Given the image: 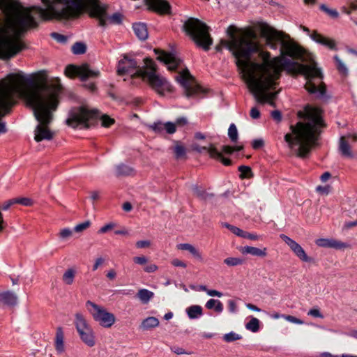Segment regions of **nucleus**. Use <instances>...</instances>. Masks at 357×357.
I'll return each mask as SVG.
<instances>
[{"label": "nucleus", "instance_id": "1", "mask_svg": "<svg viewBox=\"0 0 357 357\" xmlns=\"http://www.w3.org/2000/svg\"><path fill=\"white\" fill-rule=\"evenodd\" d=\"M259 27L266 46L274 50L280 46V56L271 58V53L262 49L257 33L251 29L236 37V28L231 25L227 29L231 40L225 42L232 52L242 77L256 100L275 107L273 100L278 92L269 91L275 89L282 70L303 75L306 80L305 89L317 98L324 97L326 86L322 81L323 75L312 55L284 32L266 23H261Z\"/></svg>", "mask_w": 357, "mask_h": 357}, {"label": "nucleus", "instance_id": "2", "mask_svg": "<svg viewBox=\"0 0 357 357\" xmlns=\"http://www.w3.org/2000/svg\"><path fill=\"white\" fill-rule=\"evenodd\" d=\"M61 90L60 79L57 77L49 82L46 78L34 82L31 76L22 72L9 74L0 81V119L9 113L15 103L13 96L17 95L32 109L38 122L34 130V139L37 142L51 140L54 132L49 126L59 105ZM6 131L5 123L0 122V133Z\"/></svg>", "mask_w": 357, "mask_h": 357}, {"label": "nucleus", "instance_id": "3", "mask_svg": "<svg viewBox=\"0 0 357 357\" xmlns=\"http://www.w3.org/2000/svg\"><path fill=\"white\" fill-rule=\"evenodd\" d=\"M40 6L24 8L8 17L6 27L0 33V57L10 58L24 48L20 36L29 29L38 26L37 20L73 19L87 11L93 17L98 0H41Z\"/></svg>", "mask_w": 357, "mask_h": 357}, {"label": "nucleus", "instance_id": "4", "mask_svg": "<svg viewBox=\"0 0 357 357\" xmlns=\"http://www.w3.org/2000/svg\"><path fill=\"white\" fill-rule=\"evenodd\" d=\"M305 121L291 126L292 133L284 136L289 148L298 157L304 158L317 144L321 129L324 126L322 111L319 107L307 105L304 109Z\"/></svg>", "mask_w": 357, "mask_h": 357}, {"label": "nucleus", "instance_id": "5", "mask_svg": "<svg viewBox=\"0 0 357 357\" xmlns=\"http://www.w3.org/2000/svg\"><path fill=\"white\" fill-rule=\"evenodd\" d=\"M154 52L157 54V59L162 62L169 71H174L181 69L178 73L175 76V79L178 82L184 89V93L188 98H200L204 96L206 91L201 86L197 84L190 75L189 70L183 69L182 61L176 57L174 54L155 49Z\"/></svg>", "mask_w": 357, "mask_h": 357}, {"label": "nucleus", "instance_id": "6", "mask_svg": "<svg viewBox=\"0 0 357 357\" xmlns=\"http://www.w3.org/2000/svg\"><path fill=\"white\" fill-rule=\"evenodd\" d=\"M144 70L139 71L141 79L160 96L172 92L173 86L166 78L157 73L155 63L148 57L144 59Z\"/></svg>", "mask_w": 357, "mask_h": 357}, {"label": "nucleus", "instance_id": "7", "mask_svg": "<svg viewBox=\"0 0 357 357\" xmlns=\"http://www.w3.org/2000/svg\"><path fill=\"white\" fill-rule=\"evenodd\" d=\"M184 29L198 46L204 50H209L213 40L209 33V27L205 23L191 17L185 22Z\"/></svg>", "mask_w": 357, "mask_h": 357}, {"label": "nucleus", "instance_id": "8", "mask_svg": "<svg viewBox=\"0 0 357 357\" xmlns=\"http://www.w3.org/2000/svg\"><path fill=\"white\" fill-rule=\"evenodd\" d=\"M98 116L97 110H91L84 106L75 107L69 112L66 124L73 128H88L95 123Z\"/></svg>", "mask_w": 357, "mask_h": 357}, {"label": "nucleus", "instance_id": "9", "mask_svg": "<svg viewBox=\"0 0 357 357\" xmlns=\"http://www.w3.org/2000/svg\"><path fill=\"white\" fill-rule=\"evenodd\" d=\"M86 307L93 320L103 328H111L116 321V317L112 312H108L104 307L87 301Z\"/></svg>", "mask_w": 357, "mask_h": 357}, {"label": "nucleus", "instance_id": "10", "mask_svg": "<svg viewBox=\"0 0 357 357\" xmlns=\"http://www.w3.org/2000/svg\"><path fill=\"white\" fill-rule=\"evenodd\" d=\"M74 324L82 342L89 347H94L96 345L95 333L82 313L75 314Z\"/></svg>", "mask_w": 357, "mask_h": 357}, {"label": "nucleus", "instance_id": "11", "mask_svg": "<svg viewBox=\"0 0 357 357\" xmlns=\"http://www.w3.org/2000/svg\"><path fill=\"white\" fill-rule=\"evenodd\" d=\"M107 6L101 4L98 0L96 6L93 8V17L96 18L100 26H105L108 24H119L122 22V15L119 13H115L109 16L107 13Z\"/></svg>", "mask_w": 357, "mask_h": 357}, {"label": "nucleus", "instance_id": "12", "mask_svg": "<svg viewBox=\"0 0 357 357\" xmlns=\"http://www.w3.org/2000/svg\"><path fill=\"white\" fill-rule=\"evenodd\" d=\"M142 70H144V66L139 67L135 59L126 54L123 55V58L119 61L117 66V73L119 75H130L132 79H141L139 71Z\"/></svg>", "mask_w": 357, "mask_h": 357}, {"label": "nucleus", "instance_id": "13", "mask_svg": "<svg viewBox=\"0 0 357 357\" xmlns=\"http://www.w3.org/2000/svg\"><path fill=\"white\" fill-rule=\"evenodd\" d=\"M65 74L69 77L78 76L82 81H85L89 78L98 77L100 75V71L91 69L88 64H84L80 66L70 65L66 68Z\"/></svg>", "mask_w": 357, "mask_h": 357}, {"label": "nucleus", "instance_id": "14", "mask_svg": "<svg viewBox=\"0 0 357 357\" xmlns=\"http://www.w3.org/2000/svg\"><path fill=\"white\" fill-rule=\"evenodd\" d=\"M280 237L290 248L295 255L301 261L305 262H310L312 261L311 257L307 255L304 249L294 240L285 234H280Z\"/></svg>", "mask_w": 357, "mask_h": 357}, {"label": "nucleus", "instance_id": "15", "mask_svg": "<svg viewBox=\"0 0 357 357\" xmlns=\"http://www.w3.org/2000/svg\"><path fill=\"white\" fill-rule=\"evenodd\" d=\"M317 246L326 248H333L335 250H344L350 248V244L338 241L335 238H318L315 241Z\"/></svg>", "mask_w": 357, "mask_h": 357}, {"label": "nucleus", "instance_id": "16", "mask_svg": "<svg viewBox=\"0 0 357 357\" xmlns=\"http://www.w3.org/2000/svg\"><path fill=\"white\" fill-rule=\"evenodd\" d=\"M149 10L161 15L169 14L171 6L165 0H144Z\"/></svg>", "mask_w": 357, "mask_h": 357}, {"label": "nucleus", "instance_id": "17", "mask_svg": "<svg viewBox=\"0 0 357 357\" xmlns=\"http://www.w3.org/2000/svg\"><path fill=\"white\" fill-rule=\"evenodd\" d=\"M310 38L316 43L321 44L324 46H326L330 50L336 49V43L334 40L328 37H325L323 35L319 33L316 31H314L310 34Z\"/></svg>", "mask_w": 357, "mask_h": 357}, {"label": "nucleus", "instance_id": "18", "mask_svg": "<svg viewBox=\"0 0 357 357\" xmlns=\"http://www.w3.org/2000/svg\"><path fill=\"white\" fill-rule=\"evenodd\" d=\"M17 303V295L10 291L0 292V306H14Z\"/></svg>", "mask_w": 357, "mask_h": 357}, {"label": "nucleus", "instance_id": "19", "mask_svg": "<svg viewBox=\"0 0 357 357\" xmlns=\"http://www.w3.org/2000/svg\"><path fill=\"white\" fill-rule=\"evenodd\" d=\"M243 255H250L255 257H265L267 255V248L264 247L259 248L252 246H244L240 249Z\"/></svg>", "mask_w": 357, "mask_h": 357}, {"label": "nucleus", "instance_id": "20", "mask_svg": "<svg viewBox=\"0 0 357 357\" xmlns=\"http://www.w3.org/2000/svg\"><path fill=\"white\" fill-rule=\"evenodd\" d=\"M54 347L58 354H62L65 351L64 334L61 327L56 329Z\"/></svg>", "mask_w": 357, "mask_h": 357}, {"label": "nucleus", "instance_id": "21", "mask_svg": "<svg viewBox=\"0 0 357 357\" xmlns=\"http://www.w3.org/2000/svg\"><path fill=\"white\" fill-rule=\"evenodd\" d=\"M339 150L342 155L344 157L349 158H352L354 157L351 146L349 144L346 137H341L340 139Z\"/></svg>", "mask_w": 357, "mask_h": 357}, {"label": "nucleus", "instance_id": "22", "mask_svg": "<svg viewBox=\"0 0 357 357\" xmlns=\"http://www.w3.org/2000/svg\"><path fill=\"white\" fill-rule=\"evenodd\" d=\"M178 250L188 251L195 259L203 261L202 253L192 245L190 243H181L177 245Z\"/></svg>", "mask_w": 357, "mask_h": 357}, {"label": "nucleus", "instance_id": "23", "mask_svg": "<svg viewBox=\"0 0 357 357\" xmlns=\"http://www.w3.org/2000/svg\"><path fill=\"white\" fill-rule=\"evenodd\" d=\"M133 31L137 37L142 40H144L148 38V31L145 24L135 23L132 25Z\"/></svg>", "mask_w": 357, "mask_h": 357}, {"label": "nucleus", "instance_id": "24", "mask_svg": "<svg viewBox=\"0 0 357 357\" xmlns=\"http://www.w3.org/2000/svg\"><path fill=\"white\" fill-rule=\"evenodd\" d=\"M159 324L158 319L155 317H149L142 321L139 328L143 331H148L158 327Z\"/></svg>", "mask_w": 357, "mask_h": 357}, {"label": "nucleus", "instance_id": "25", "mask_svg": "<svg viewBox=\"0 0 357 357\" xmlns=\"http://www.w3.org/2000/svg\"><path fill=\"white\" fill-rule=\"evenodd\" d=\"M186 313L190 319H195L202 316L203 309L200 305H194L186 309Z\"/></svg>", "mask_w": 357, "mask_h": 357}, {"label": "nucleus", "instance_id": "26", "mask_svg": "<svg viewBox=\"0 0 357 357\" xmlns=\"http://www.w3.org/2000/svg\"><path fill=\"white\" fill-rule=\"evenodd\" d=\"M208 154L211 158L220 160L225 165H230L231 160L223 157L222 152L218 151L215 147L208 149Z\"/></svg>", "mask_w": 357, "mask_h": 357}, {"label": "nucleus", "instance_id": "27", "mask_svg": "<svg viewBox=\"0 0 357 357\" xmlns=\"http://www.w3.org/2000/svg\"><path fill=\"white\" fill-rule=\"evenodd\" d=\"M205 307L208 310L214 309V310L218 313L222 312L224 309L222 302L213 298L209 299L206 303Z\"/></svg>", "mask_w": 357, "mask_h": 357}, {"label": "nucleus", "instance_id": "28", "mask_svg": "<svg viewBox=\"0 0 357 357\" xmlns=\"http://www.w3.org/2000/svg\"><path fill=\"white\" fill-rule=\"evenodd\" d=\"M134 173V169L128 165L121 164L116 167V175L117 176H130Z\"/></svg>", "mask_w": 357, "mask_h": 357}, {"label": "nucleus", "instance_id": "29", "mask_svg": "<svg viewBox=\"0 0 357 357\" xmlns=\"http://www.w3.org/2000/svg\"><path fill=\"white\" fill-rule=\"evenodd\" d=\"M153 292L146 289H141L138 291L137 296L143 303H147L153 297Z\"/></svg>", "mask_w": 357, "mask_h": 357}, {"label": "nucleus", "instance_id": "30", "mask_svg": "<svg viewBox=\"0 0 357 357\" xmlns=\"http://www.w3.org/2000/svg\"><path fill=\"white\" fill-rule=\"evenodd\" d=\"M76 274V271L73 268H68L65 271L63 275L62 280L63 282L68 285H70L73 283L74 278Z\"/></svg>", "mask_w": 357, "mask_h": 357}, {"label": "nucleus", "instance_id": "31", "mask_svg": "<svg viewBox=\"0 0 357 357\" xmlns=\"http://www.w3.org/2000/svg\"><path fill=\"white\" fill-rule=\"evenodd\" d=\"M246 329L256 333L259 329V321L258 319L255 317H252V319L248 322L245 325Z\"/></svg>", "mask_w": 357, "mask_h": 357}, {"label": "nucleus", "instance_id": "32", "mask_svg": "<svg viewBox=\"0 0 357 357\" xmlns=\"http://www.w3.org/2000/svg\"><path fill=\"white\" fill-rule=\"evenodd\" d=\"M244 260L240 257H227L224 259V263L228 266H236L242 265Z\"/></svg>", "mask_w": 357, "mask_h": 357}, {"label": "nucleus", "instance_id": "33", "mask_svg": "<svg viewBox=\"0 0 357 357\" xmlns=\"http://www.w3.org/2000/svg\"><path fill=\"white\" fill-rule=\"evenodd\" d=\"M86 47L82 43H75L72 47V51L75 54H82L86 52Z\"/></svg>", "mask_w": 357, "mask_h": 357}, {"label": "nucleus", "instance_id": "34", "mask_svg": "<svg viewBox=\"0 0 357 357\" xmlns=\"http://www.w3.org/2000/svg\"><path fill=\"white\" fill-rule=\"evenodd\" d=\"M334 59L335 61L338 71L343 75H347L348 73V70L345 64L337 56H335Z\"/></svg>", "mask_w": 357, "mask_h": 357}, {"label": "nucleus", "instance_id": "35", "mask_svg": "<svg viewBox=\"0 0 357 357\" xmlns=\"http://www.w3.org/2000/svg\"><path fill=\"white\" fill-rule=\"evenodd\" d=\"M228 135L231 142H235L238 139V130L236 126L231 123L228 130Z\"/></svg>", "mask_w": 357, "mask_h": 357}, {"label": "nucleus", "instance_id": "36", "mask_svg": "<svg viewBox=\"0 0 357 357\" xmlns=\"http://www.w3.org/2000/svg\"><path fill=\"white\" fill-rule=\"evenodd\" d=\"M241 339V336L234 332H230L224 335L223 340L227 342H231Z\"/></svg>", "mask_w": 357, "mask_h": 357}, {"label": "nucleus", "instance_id": "37", "mask_svg": "<svg viewBox=\"0 0 357 357\" xmlns=\"http://www.w3.org/2000/svg\"><path fill=\"white\" fill-rule=\"evenodd\" d=\"M320 9L332 18H337L339 15V13L336 10L328 8L325 4H321L320 6Z\"/></svg>", "mask_w": 357, "mask_h": 357}, {"label": "nucleus", "instance_id": "38", "mask_svg": "<svg viewBox=\"0 0 357 357\" xmlns=\"http://www.w3.org/2000/svg\"><path fill=\"white\" fill-rule=\"evenodd\" d=\"M222 225L223 227L227 228L229 231H231L233 234H234L235 235H236L238 236L241 237L243 234V230L241 229L240 228H238L236 226L229 225L227 222L222 223Z\"/></svg>", "mask_w": 357, "mask_h": 357}, {"label": "nucleus", "instance_id": "39", "mask_svg": "<svg viewBox=\"0 0 357 357\" xmlns=\"http://www.w3.org/2000/svg\"><path fill=\"white\" fill-rule=\"evenodd\" d=\"M174 153L176 158H182L185 155V148L183 145L177 144L174 147Z\"/></svg>", "mask_w": 357, "mask_h": 357}, {"label": "nucleus", "instance_id": "40", "mask_svg": "<svg viewBox=\"0 0 357 357\" xmlns=\"http://www.w3.org/2000/svg\"><path fill=\"white\" fill-rule=\"evenodd\" d=\"M243 146H223L222 149V151L226 154H231L234 151H240L243 150Z\"/></svg>", "mask_w": 357, "mask_h": 357}, {"label": "nucleus", "instance_id": "41", "mask_svg": "<svg viewBox=\"0 0 357 357\" xmlns=\"http://www.w3.org/2000/svg\"><path fill=\"white\" fill-rule=\"evenodd\" d=\"M238 171L241 172V178H249L252 175V170L248 166L241 165L238 167Z\"/></svg>", "mask_w": 357, "mask_h": 357}, {"label": "nucleus", "instance_id": "42", "mask_svg": "<svg viewBox=\"0 0 357 357\" xmlns=\"http://www.w3.org/2000/svg\"><path fill=\"white\" fill-rule=\"evenodd\" d=\"M149 127L154 132L160 133L164 130L165 123L160 121L155 122L153 124L150 125Z\"/></svg>", "mask_w": 357, "mask_h": 357}, {"label": "nucleus", "instance_id": "43", "mask_svg": "<svg viewBox=\"0 0 357 357\" xmlns=\"http://www.w3.org/2000/svg\"><path fill=\"white\" fill-rule=\"evenodd\" d=\"M164 130L166 131L168 134H173L176 130V126L174 123L172 122H166L165 123V127Z\"/></svg>", "mask_w": 357, "mask_h": 357}, {"label": "nucleus", "instance_id": "44", "mask_svg": "<svg viewBox=\"0 0 357 357\" xmlns=\"http://www.w3.org/2000/svg\"><path fill=\"white\" fill-rule=\"evenodd\" d=\"M15 204H20L23 206H29L33 204V201L26 197L15 198Z\"/></svg>", "mask_w": 357, "mask_h": 357}, {"label": "nucleus", "instance_id": "45", "mask_svg": "<svg viewBox=\"0 0 357 357\" xmlns=\"http://www.w3.org/2000/svg\"><path fill=\"white\" fill-rule=\"evenodd\" d=\"M90 225H91L90 221H89V220L85 221L84 222L77 225L74 228V231L76 232H81V231L88 229L90 226Z\"/></svg>", "mask_w": 357, "mask_h": 357}, {"label": "nucleus", "instance_id": "46", "mask_svg": "<svg viewBox=\"0 0 357 357\" xmlns=\"http://www.w3.org/2000/svg\"><path fill=\"white\" fill-rule=\"evenodd\" d=\"M114 120L107 115H103L101 117V123L104 127H109L114 124Z\"/></svg>", "mask_w": 357, "mask_h": 357}, {"label": "nucleus", "instance_id": "47", "mask_svg": "<svg viewBox=\"0 0 357 357\" xmlns=\"http://www.w3.org/2000/svg\"><path fill=\"white\" fill-rule=\"evenodd\" d=\"M73 234V231L69 228H63L59 232V237L61 239H67Z\"/></svg>", "mask_w": 357, "mask_h": 357}, {"label": "nucleus", "instance_id": "48", "mask_svg": "<svg viewBox=\"0 0 357 357\" xmlns=\"http://www.w3.org/2000/svg\"><path fill=\"white\" fill-rule=\"evenodd\" d=\"M52 38H53L54 40H56L57 42L60 43H65L68 38L66 36L54 32L51 33Z\"/></svg>", "mask_w": 357, "mask_h": 357}, {"label": "nucleus", "instance_id": "49", "mask_svg": "<svg viewBox=\"0 0 357 357\" xmlns=\"http://www.w3.org/2000/svg\"><path fill=\"white\" fill-rule=\"evenodd\" d=\"M282 318H284L285 320L291 322V323H293V324H303V321H302L301 319L296 317H294V316H291V315H285V316H282Z\"/></svg>", "mask_w": 357, "mask_h": 357}, {"label": "nucleus", "instance_id": "50", "mask_svg": "<svg viewBox=\"0 0 357 357\" xmlns=\"http://www.w3.org/2000/svg\"><path fill=\"white\" fill-rule=\"evenodd\" d=\"M171 351L174 352L176 354L181 355V354H188L190 355L192 354L191 351H186L184 349L179 347H172Z\"/></svg>", "mask_w": 357, "mask_h": 357}, {"label": "nucleus", "instance_id": "51", "mask_svg": "<svg viewBox=\"0 0 357 357\" xmlns=\"http://www.w3.org/2000/svg\"><path fill=\"white\" fill-rule=\"evenodd\" d=\"M228 310L230 313L234 314L237 312L238 307L237 304L234 300H229L227 301Z\"/></svg>", "mask_w": 357, "mask_h": 357}, {"label": "nucleus", "instance_id": "52", "mask_svg": "<svg viewBox=\"0 0 357 357\" xmlns=\"http://www.w3.org/2000/svg\"><path fill=\"white\" fill-rule=\"evenodd\" d=\"M307 315L312 316L313 317H317V318H324L323 314L321 313L320 310L318 308H312L310 309L308 312Z\"/></svg>", "mask_w": 357, "mask_h": 357}, {"label": "nucleus", "instance_id": "53", "mask_svg": "<svg viewBox=\"0 0 357 357\" xmlns=\"http://www.w3.org/2000/svg\"><path fill=\"white\" fill-rule=\"evenodd\" d=\"M193 194L201 198V199H205L206 197H205V195H206V192H204V190H203L202 189H200L198 187H195L193 188Z\"/></svg>", "mask_w": 357, "mask_h": 357}, {"label": "nucleus", "instance_id": "54", "mask_svg": "<svg viewBox=\"0 0 357 357\" xmlns=\"http://www.w3.org/2000/svg\"><path fill=\"white\" fill-rule=\"evenodd\" d=\"M151 245V241L149 240L138 241L136 242V247L137 248H146Z\"/></svg>", "mask_w": 357, "mask_h": 357}, {"label": "nucleus", "instance_id": "55", "mask_svg": "<svg viewBox=\"0 0 357 357\" xmlns=\"http://www.w3.org/2000/svg\"><path fill=\"white\" fill-rule=\"evenodd\" d=\"M133 261L135 264H137L139 265H144L148 261V259L144 256L135 257L133 258Z\"/></svg>", "mask_w": 357, "mask_h": 357}, {"label": "nucleus", "instance_id": "56", "mask_svg": "<svg viewBox=\"0 0 357 357\" xmlns=\"http://www.w3.org/2000/svg\"><path fill=\"white\" fill-rule=\"evenodd\" d=\"M330 189H331V188L328 185H325V186L319 185L317 187L316 190L321 194L328 195L330 192Z\"/></svg>", "mask_w": 357, "mask_h": 357}, {"label": "nucleus", "instance_id": "57", "mask_svg": "<svg viewBox=\"0 0 357 357\" xmlns=\"http://www.w3.org/2000/svg\"><path fill=\"white\" fill-rule=\"evenodd\" d=\"M114 227V223H109V224H107L105 225H104L103 227H102L98 232L100 233V234H104V233H106L107 231L111 230L112 229H113Z\"/></svg>", "mask_w": 357, "mask_h": 357}, {"label": "nucleus", "instance_id": "58", "mask_svg": "<svg viewBox=\"0 0 357 357\" xmlns=\"http://www.w3.org/2000/svg\"><path fill=\"white\" fill-rule=\"evenodd\" d=\"M264 145V141L260 139L253 140L252 146L254 149H259Z\"/></svg>", "mask_w": 357, "mask_h": 357}, {"label": "nucleus", "instance_id": "59", "mask_svg": "<svg viewBox=\"0 0 357 357\" xmlns=\"http://www.w3.org/2000/svg\"><path fill=\"white\" fill-rule=\"evenodd\" d=\"M250 116L254 119H257L260 116V112L257 107H252L250 112Z\"/></svg>", "mask_w": 357, "mask_h": 357}, {"label": "nucleus", "instance_id": "60", "mask_svg": "<svg viewBox=\"0 0 357 357\" xmlns=\"http://www.w3.org/2000/svg\"><path fill=\"white\" fill-rule=\"evenodd\" d=\"M158 266L155 264H149L144 267V270L146 273H154L158 270Z\"/></svg>", "mask_w": 357, "mask_h": 357}, {"label": "nucleus", "instance_id": "61", "mask_svg": "<svg viewBox=\"0 0 357 357\" xmlns=\"http://www.w3.org/2000/svg\"><path fill=\"white\" fill-rule=\"evenodd\" d=\"M15 204V199H9L6 202H5L3 205H2V210L3 211H6L8 210L12 205Z\"/></svg>", "mask_w": 357, "mask_h": 357}, {"label": "nucleus", "instance_id": "62", "mask_svg": "<svg viewBox=\"0 0 357 357\" xmlns=\"http://www.w3.org/2000/svg\"><path fill=\"white\" fill-rule=\"evenodd\" d=\"M242 238H248V239H250V240H257L258 239V236L254 234H250V233H248V232H246V231H243V234L241 235Z\"/></svg>", "mask_w": 357, "mask_h": 357}, {"label": "nucleus", "instance_id": "63", "mask_svg": "<svg viewBox=\"0 0 357 357\" xmlns=\"http://www.w3.org/2000/svg\"><path fill=\"white\" fill-rule=\"evenodd\" d=\"M172 264L176 267H186V264L178 259H174L172 261Z\"/></svg>", "mask_w": 357, "mask_h": 357}, {"label": "nucleus", "instance_id": "64", "mask_svg": "<svg viewBox=\"0 0 357 357\" xmlns=\"http://www.w3.org/2000/svg\"><path fill=\"white\" fill-rule=\"evenodd\" d=\"M206 294L209 296H217V297H219V298L222 296V292L218 291L217 290H214V289H208Z\"/></svg>", "mask_w": 357, "mask_h": 357}]
</instances>
